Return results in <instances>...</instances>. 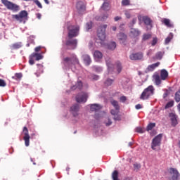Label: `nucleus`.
I'll return each instance as SVG.
<instances>
[{
    "label": "nucleus",
    "instance_id": "nucleus-1",
    "mask_svg": "<svg viewBox=\"0 0 180 180\" xmlns=\"http://www.w3.org/2000/svg\"><path fill=\"white\" fill-rule=\"evenodd\" d=\"M63 64L65 70H70L72 65H77L79 64V60L77 58V55L72 54L71 57H65L63 59Z\"/></svg>",
    "mask_w": 180,
    "mask_h": 180
},
{
    "label": "nucleus",
    "instance_id": "nucleus-2",
    "mask_svg": "<svg viewBox=\"0 0 180 180\" xmlns=\"http://www.w3.org/2000/svg\"><path fill=\"white\" fill-rule=\"evenodd\" d=\"M154 91L155 89L153 86L150 85L148 86L141 94L140 99L141 101H146L150 98V96H153V95H154Z\"/></svg>",
    "mask_w": 180,
    "mask_h": 180
},
{
    "label": "nucleus",
    "instance_id": "nucleus-3",
    "mask_svg": "<svg viewBox=\"0 0 180 180\" xmlns=\"http://www.w3.org/2000/svg\"><path fill=\"white\" fill-rule=\"evenodd\" d=\"M67 29L68 30V36L69 39H72V37H77V36L79 34V25H68Z\"/></svg>",
    "mask_w": 180,
    "mask_h": 180
},
{
    "label": "nucleus",
    "instance_id": "nucleus-4",
    "mask_svg": "<svg viewBox=\"0 0 180 180\" xmlns=\"http://www.w3.org/2000/svg\"><path fill=\"white\" fill-rule=\"evenodd\" d=\"M1 3L9 11H12L13 12H18V11H20V7L18 4H15L8 0H1Z\"/></svg>",
    "mask_w": 180,
    "mask_h": 180
},
{
    "label": "nucleus",
    "instance_id": "nucleus-5",
    "mask_svg": "<svg viewBox=\"0 0 180 180\" xmlns=\"http://www.w3.org/2000/svg\"><path fill=\"white\" fill-rule=\"evenodd\" d=\"M28 15L27 11L23 10L21 11L19 14L13 15V19H16L20 23H26Z\"/></svg>",
    "mask_w": 180,
    "mask_h": 180
},
{
    "label": "nucleus",
    "instance_id": "nucleus-6",
    "mask_svg": "<svg viewBox=\"0 0 180 180\" xmlns=\"http://www.w3.org/2000/svg\"><path fill=\"white\" fill-rule=\"evenodd\" d=\"M106 27H108V25H101L98 28L97 36L101 41H105L106 39Z\"/></svg>",
    "mask_w": 180,
    "mask_h": 180
},
{
    "label": "nucleus",
    "instance_id": "nucleus-7",
    "mask_svg": "<svg viewBox=\"0 0 180 180\" xmlns=\"http://www.w3.org/2000/svg\"><path fill=\"white\" fill-rule=\"evenodd\" d=\"M162 140V134H160L156 136L153 140L151 143V148L152 150H157V148H160L161 147V141Z\"/></svg>",
    "mask_w": 180,
    "mask_h": 180
},
{
    "label": "nucleus",
    "instance_id": "nucleus-8",
    "mask_svg": "<svg viewBox=\"0 0 180 180\" xmlns=\"http://www.w3.org/2000/svg\"><path fill=\"white\" fill-rule=\"evenodd\" d=\"M78 41L77 39H69L65 42L66 50H75Z\"/></svg>",
    "mask_w": 180,
    "mask_h": 180
},
{
    "label": "nucleus",
    "instance_id": "nucleus-9",
    "mask_svg": "<svg viewBox=\"0 0 180 180\" xmlns=\"http://www.w3.org/2000/svg\"><path fill=\"white\" fill-rule=\"evenodd\" d=\"M88 101V94L82 92L76 96V102L77 103H85Z\"/></svg>",
    "mask_w": 180,
    "mask_h": 180
},
{
    "label": "nucleus",
    "instance_id": "nucleus-10",
    "mask_svg": "<svg viewBox=\"0 0 180 180\" xmlns=\"http://www.w3.org/2000/svg\"><path fill=\"white\" fill-rule=\"evenodd\" d=\"M22 133L24 134L23 140L26 147H29L30 144V135H29V130L27 127H24L22 129Z\"/></svg>",
    "mask_w": 180,
    "mask_h": 180
},
{
    "label": "nucleus",
    "instance_id": "nucleus-11",
    "mask_svg": "<svg viewBox=\"0 0 180 180\" xmlns=\"http://www.w3.org/2000/svg\"><path fill=\"white\" fill-rule=\"evenodd\" d=\"M169 174L170 176H172V180H178L179 179V172H178V170L175 168L171 167L169 169Z\"/></svg>",
    "mask_w": 180,
    "mask_h": 180
},
{
    "label": "nucleus",
    "instance_id": "nucleus-12",
    "mask_svg": "<svg viewBox=\"0 0 180 180\" xmlns=\"http://www.w3.org/2000/svg\"><path fill=\"white\" fill-rule=\"evenodd\" d=\"M76 9L79 13H82V12H85L86 6L83 1H78L76 4Z\"/></svg>",
    "mask_w": 180,
    "mask_h": 180
},
{
    "label": "nucleus",
    "instance_id": "nucleus-13",
    "mask_svg": "<svg viewBox=\"0 0 180 180\" xmlns=\"http://www.w3.org/2000/svg\"><path fill=\"white\" fill-rule=\"evenodd\" d=\"M169 117H170V120L172 122V126L175 127V126L178 124V115H176L174 112H171L169 114Z\"/></svg>",
    "mask_w": 180,
    "mask_h": 180
},
{
    "label": "nucleus",
    "instance_id": "nucleus-14",
    "mask_svg": "<svg viewBox=\"0 0 180 180\" xmlns=\"http://www.w3.org/2000/svg\"><path fill=\"white\" fill-rule=\"evenodd\" d=\"M70 112L74 116V117H77L78 116L79 112V105L78 104H75L72 107H70Z\"/></svg>",
    "mask_w": 180,
    "mask_h": 180
},
{
    "label": "nucleus",
    "instance_id": "nucleus-15",
    "mask_svg": "<svg viewBox=\"0 0 180 180\" xmlns=\"http://www.w3.org/2000/svg\"><path fill=\"white\" fill-rule=\"evenodd\" d=\"M130 60H142L143 59V53L138 52L136 53H132L129 56Z\"/></svg>",
    "mask_w": 180,
    "mask_h": 180
},
{
    "label": "nucleus",
    "instance_id": "nucleus-16",
    "mask_svg": "<svg viewBox=\"0 0 180 180\" xmlns=\"http://www.w3.org/2000/svg\"><path fill=\"white\" fill-rule=\"evenodd\" d=\"M118 39L120 40V43L121 44H124V46H126V40H127V35H126L124 33L121 32L117 34Z\"/></svg>",
    "mask_w": 180,
    "mask_h": 180
},
{
    "label": "nucleus",
    "instance_id": "nucleus-17",
    "mask_svg": "<svg viewBox=\"0 0 180 180\" xmlns=\"http://www.w3.org/2000/svg\"><path fill=\"white\" fill-rule=\"evenodd\" d=\"M143 22L146 25V26H150V27H153V20H151L150 18L147 16H143L142 18Z\"/></svg>",
    "mask_w": 180,
    "mask_h": 180
},
{
    "label": "nucleus",
    "instance_id": "nucleus-18",
    "mask_svg": "<svg viewBox=\"0 0 180 180\" xmlns=\"http://www.w3.org/2000/svg\"><path fill=\"white\" fill-rule=\"evenodd\" d=\"M102 109V105L99 104H91L90 105V110L91 112H98Z\"/></svg>",
    "mask_w": 180,
    "mask_h": 180
},
{
    "label": "nucleus",
    "instance_id": "nucleus-19",
    "mask_svg": "<svg viewBox=\"0 0 180 180\" xmlns=\"http://www.w3.org/2000/svg\"><path fill=\"white\" fill-rule=\"evenodd\" d=\"M82 59L86 65H89V64H91V63L92 62V60H91V56H89V55H83Z\"/></svg>",
    "mask_w": 180,
    "mask_h": 180
},
{
    "label": "nucleus",
    "instance_id": "nucleus-20",
    "mask_svg": "<svg viewBox=\"0 0 180 180\" xmlns=\"http://www.w3.org/2000/svg\"><path fill=\"white\" fill-rule=\"evenodd\" d=\"M160 78L162 81H165L168 78V71L167 70L163 69L160 71Z\"/></svg>",
    "mask_w": 180,
    "mask_h": 180
},
{
    "label": "nucleus",
    "instance_id": "nucleus-21",
    "mask_svg": "<svg viewBox=\"0 0 180 180\" xmlns=\"http://www.w3.org/2000/svg\"><path fill=\"white\" fill-rule=\"evenodd\" d=\"M94 57L95 60L99 61V60H101L102 57H103V55L102 54V52L99 51H95L94 53Z\"/></svg>",
    "mask_w": 180,
    "mask_h": 180
},
{
    "label": "nucleus",
    "instance_id": "nucleus-22",
    "mask_svg": "<svg viewBox=\"0 0 180 180\" xmlns=\"http://www.w3.org/2000/svg\"><path fill=\"white\" fill-rule=\"evenodd\" d=\"M37 72H35V75H37V77H40V75L43 74L44 72L43 65L37 64Z\"/></svg>",
    "mask_w": 180,
    "mask_h": 180
},
{
    "label": "nucleus",
    "instance_id": "nucleus-23",
    "mask_svg": "<svg viewBox=\"0 0 180 180\" xmlns=\"http://www.w3.org/2000/svg\"><path fill=\"white\" fill-rule=\"evenodd\" d=\"M75 89H82V82L78 81L75 85L71 87V91H75Z\"/></svg>",
    "mask_w": 180,
    "mask_h": 180
},
{
    "label": "nucleus",
    "instance_id": "nucleus-24",
    "mask_svg": "<svg viewBox=\"0 0 180 180\" xmlns=\"http://www.w3.org/2000/svg\"><path fill=\"white\" fill-rule=\"evenodd\" d=\"M110 103H111V105H113V107L115 108V110H117V112H119V110H120V105H119V102H117V101H116V100H111L110 101Z\"/></svg>",
    "mask_w": 180,
    "mask_h": 180
},
{
    "label": "nucleus",
    "instance_id": "nucleus-25",
    "mask_svg": "<svg viewBox=\"0 0 180 180\" xmlns=\"http://www.w3.org/2000/svg\"><path fill=\"white\" fill-rule=\"evenodd\" d=\"M130 34L132 37H137L138 36H140V31H139V30L131 28L130 30Z\"/></svg>",
    "mask_w": 180,
    "mask_h": 180
},
{
    "label": "nucleus",
    "instance_id": "nucleus-26",
    "mask_svg": "<svg viewBox=\"0 0 180 180\" xmlns=\"http://www.w3.org/2000/svg\"><path fill=\"white\" fill-rule=\"evenodd\" d=\"M160 64V62H157L156 63L148 65L147 68L148 71H154V70H155V68H157V67H158Z\"/></svg>",
    "mask_w": 180,
    "mask_h": 180
},
{
    "label": "nucleus",
    "instance_id": "nucleus-27",
    "mask_svg": "<svg viewBox=\"0 0 180 180\" xmlns=\"http://www.w3.org/2000/svg\"><path fill=\"white\" fill-rule=\"evenodd\" d=\"M153 78L155 79V82L156 85H161V77H160V75L155 74L153 75Z\"/></svg>",
    "mask_w": 180,
    "mask_h": 180
},
{
    "label": "nucleus",
    "instance_id": "nucleus-28",
    "mask_svg": "<svg viewBox=\"0 0 180 180\" xmlns=\"http://www.w3.org/2000/svg\"><path fill=\"white\" fill-rule=\"evenodd\" d=\"M162 23H164V25H165V26H167V27H173V26H174L171 23V20H169V19H168V18L163 19Z\"/></svg>",
    "mask_w": 180,
    "mask_h": 180
},
{
    "label": "nucleus",
    "instance_id": "nucleus-29",
    "mask_svg": "<svg viewBox=\"0 0 180 180\" xmlns=\"http://www.w3.org/2000/svg\"><path fill=\"white\" fill-rule=\"evenodd\" d=\"M32 57L36 60V61H39L40 60H43V56L41 53H34L32 54Z\"/></svg>",
    "mask_w": 180,
    "mask_h": 180
},
{
    "label": "nucleus",
    "instance_id": "nucleus-30",
    "mask_svg": "<svg viewBox=\"0 0 180 180\" xmlns=\"http://www.w3.org/2000/svg\"><path fill=\"white\" fill-rule=\"evenodd\" d=\"M112 180H119V172L117 170H115L112 173Z\"/></svg>",
    "mask_w": 180,
    "mask_h": 180
},
{
    "label": "nucleus",
    "instance_id": "nucleus-31",
    "mask_svg": "<svg viewBox=\"0 0 180 180\" xmlns=\"http://www.w3.org/2000/svg\"><path fill=\"white\" fill-rule=\"evenodd\" d=\"M101 9L103 11H109L110 9V6H109L108 2H104L103 5L101 6Z\"/></svg>",
    "mask_w": 180,
    "mask_h": 180
},
{
    "label": "nucleus",
    "instance_id": "nucleus-32",
    "mask_svg": "<svg viewBox=\"0 0 180 180\" xmlns=\"http://www.w3.org/2000/svg\"><path fill=\"white\" fill-rule=\"evenodd\" d=\"M108 50H115V49H116V42L115 41L110 42L108 44Z\"/></svg>",
    "mask_w": 180,
    "mask_h": 180
},
{
    "label": "nucleus",
    "instance_id": "nucleus-33",
    "mask_svg": "<svg viewBox=\"0 0 180 180\" xmlns=\"http://www.w3.org/2000/svg\"><path fill=\"white\" fill-rule=\"evenodd\" d=\"M163 56H164V53L161 51H159L155 54V56L153 58V59L154 60H161Z\"/></svg>",
    "mask_w": 180,
    "mask_h": 180
},
{
    "label": "nucleus",
    "instance_id": "nucleus-34",
    "mask_svg": "<svg viewBox=\"0 0 180 180\" xmlns=\"http://www.w3.org/2000/svg\"><path fill=\"white\" fill-rule=\"evenodd\" d=\"M20 47H22L20 43H15L11 46V50H18V49H20Z\"/></svg>",
    "mask_w": 180,
    "mask_h": 180
},
{
    "label": "nucleus",
    "instance_id": "nucleus-35",
    "mask_svg": "<svg viewBox=\"0 0 180 180\" xmlns=\"http://www.w3.org/2000/svg\"><path fill=\"white\" fill-rule=\"evenodd\" d=\"M172 33H170L169 35L165 39V44H168L171 40H172Z\"/></svg>",
    "mask_w": 180,
    "mask_h": 180
},
{
    "label": "nucleus",
    "instance_id": "nucleus-36",
    "mask_svg": "<svg viewBox=\"0 0 180 180\" xmlns=\"http://www.w3.org/2000/svg\"><path fill=\"white\" fill-rule=\"evenodd\" d=\"M155 126V123H150L146 127L147 131H150V130H153L154 129V127Z\"/></svg>",
    "mask_w": 180,
    "mask_h": 180
},
{
    "label": "nucleus",
    "instance_id": "nucleus-37",
    "mask_svg": "<svg viewBox=\"0 0 180 180\" xmlns=\"http://www.w3.org/2000/svg\"><path fill=\"white\" fill-rule=\"evenodd\" d=\"M172 106H174V101H169L166 104L165 109H169V108H172Z\"/></svg>",
    "mask_w": 180,
    "mask_h": 180
},
{
    "label": "nucleus",
    "instance_id": "nucleus-38",
    "mask_svg": "<svg viewBox=\"0 0 180 180\" xmlns=\"http://www.w3.org/2000/svg\"><path fill=\"white\" fill-rule=\"evenodd\" d=\"M116 65H117V71L118 74H120V72H122V63H120V62H117Z\"/></svg>",
    "mask_w": 180,
    "mask_h": 180
},
{
    "label": "nucleus",
    "instance_id": "nucleus-39",
    "mask_svg": "<svg viewBox=\"0 0 180 180\" xmlns=\"http://www.w3.org/2000/svg\"><path fill=\"white\" fill-rule=\"evenodd\" d=\"M148 39H151V34H144L143 35L142 40H143L144 41H146V40H148Z\"/></svg>",
    "mask_w": 180,
    "mask_h": 180
},
{
    "label": "nucleus",
    "instance_id": "nucleus-40",
    "mask_svg": "<svg viewBox=\"0 0 180 180\" xmlns=\"http://www.w3.org/2000/svg\"><path fill=\"white\" fill-rule=\"evenodd\" d=\"M113 84V79H107V81L105 82V85L107 86H110Z\"/></svg>",
    "mask_w": 180,
    "mask_h": 180
},
{
    "label": "nucleus",
    "instance_id": "nucleus-41",
    "mask_svg": "<svg viewBox=\"0 0 180 180\" xmlns=\"http://www.w3.org/2000/svg\"><path fill=\"white\" fill-rule=\"evenodd\" d=\"M106 64L107 66L108 67L109 72L112 71L113 70V65H112V63H110V61L106 60Z\"/></svg>",
    "mask_w": 180,
    "mask_h": 180
},
{
    "label": "nucleus",
    "instance_id": "nucleus-42",
    "mask_svg": "<svg viewBox=\"0 0 180 180\" xmlns=\"http://www.w3.org/2000/svg\"><path fill=\"white\" fill-rule=\"evenodd\" d=\"M174 100L176 102H180V94L179 92H176L174 96Z\"/></svg>",
    "mask_w": 180,
    "mask_h": 180
},
{
    "label": "nucleus",
    "instance_id": "nucleus-43",
    "mask_svg": "<svg viewBox=\"0 0 180 180\" xmlns=\"http://www.w3.org/2000/svg\"><path fill=\"white\" fill-rule=\"evenodd\" d=\"M29 64H30V65H33V64H34V58L32 55L29 58Z\"/></svg>",
    "mask_w": 180,
    "mask_h": 180
},
{
    "label": "nucleus",
    "instance_id": "nucleus-44",
    "mask_svg": "<svg viewBox=\"0 0 180 180\" xmlns=\"http://www.w3.org/2000/svg\"><path fill=\"white\" fill-rule=\"evenodd\" d=\"M34 2L36 5L38 6V8H39L40 9L43 8V6L41 5V3H40V1H39V0H34Z\"/></svg>",
    "mask_w": 180,
    "mask_h": 180
},
{
    "label": "nucleus",
    "instance_id": "nucleus-45",
    "mask_svg": "<svg viewBox=\"0 0 180 180\" xmlns=\"http://www.w3.org/2000/svg\"><path fill=\"white\" fill-rule=\"evenodd\" d=\"M122 4L124 6H127V5H130V0H122Z\"/></svg>",
    "mask_w": 180,
    "mask_h": 180
},
{
    "label": "nucleus",
    "instance_id": "nucleus-46",
    "mask_svg": "<svg viewBox=\"0 0 180 180\" xmlns=\"http://www.w3.org/2000/svg\"><path fill=\"white\" fill-rule=\"evenodd\" d=\"M94 70L96 72H102L103 71L102 67H99V66H95Z\"/></svg>",
    "mask_w": 180,
    "mask_h": 180
},
{
    "label": "nucleus",
    "instance_id": "nucleus-47",
    "mask_svg": "<svg viewBox=\"0 0 180 180\" xmlns=\"http://www.w3.org/2000/svg\"><path fill=\"white\" fill-rule=\"evenodd\" d=\"M120 102H122V103H124V102H126V101H127V97H126L125 96H122L120 98Z\"/></svg>",
    "mask_w": 180,
    "mask_h": 180
},
{
    "label": "nucleus",
    "instance_id": "nucleus-48",
    "mask_svg": "<svg viewBox=\"0 0 180 180\" xmlns=\"http://www.w3.org/2000/svg\"><path fill=\"white\" fill-rule=\"evenodd\" d=\"M6 85V82H5V80L0 79V86L5 87Z\"/></svg>",
    "mask_w": 180,
    "mask_h": 180
},
{
    "label": "nucleus",
    "instance_id": "nucleus-49",
    "mask_svg": "<svg viewBox=\"0 0 180 180\" xmlns=\"http://www.w3.org/2000/svg\"><path fill=\"white\" fill-rule=\"evenodd\" d=\"M86 27L87 30H89V29H92V22H87L86 24Z\"/></svg>",
    "mask_w": 180,
    "mask_h": 180
},
{
    "label": "nucleus",
    "instance_id": "nucleus-50",
    "mask_svg": "<svg viewBox=\"0 0 180 180\" xmlns=\"http://www.w3.org/2000/svg\"><path fill=\"white\" fill-rule=\"evenodd\" d=\"M15 79H20L22 75V73H16L15 75Z\"/></svg>",
    "mask_w": 180,
    "mask_h": 180
},
{
    "label": "nucleus",
    "instance_id": "nucleus-51",
    "mask_svg": "<svg viewBox=\"0 0 180 180\" xmlns=\"http://www.w3.org/2000/svg\"><path fill=\"white\" fill-rule=\"evenodd\" d=\"M136 131V133H144V130H143V128L141 127H137Z\"/></svg>",
    "mask_w": 180,
    "mask_h": 180
},
{
    "label": "nucleus",
    "instance_id": "nucleus-52",
    "mask_svg": "<svg viewBox=\"0 0 180 180\" xmlns=\"http://www.w3.org/2000/svg\"><path fill=\"white\" fill-rule=\"evenodd\" d=\"M124 15H125V16H126V18H127V19H130V18H131V14H130V13H129L128 11H125V13H124Z\"/></svg>",
    "mask_w": 180,
    "mask_h": 180
},
{
    "label": "nucleus",
    "instance_id": "nucleus-53",
    "mask_svg": "<svg viewBox=\"0 0 180 180\" xmlns=\"http://www.w3.org/2000/svg\"><path fill=\"white\" fill-rule=\"evenodd\" d=\"M158 39L157 38H154L152 41V46H155L157 44Z\"/></svg>",
    "mask_w": 180,
    "mask_h": 180
},
{
    "label": "nucleus",
    "instance_id": "nucleus-54",
    "mask_svg": "<svg viewBox=\"0 0 180 180\" xmlns=\"http://www.w3.org/2000/svg\"><path fill=\"white\" fill-rule=\"evenodd\" d=\"M110 113L113 115V116H115V115H117L118 112L115 110H111Z\"/></svg>",
    "mask_w": 180,
    "mask_h": 180
},
{
    "label": "nucleus",
    "instance_id": "nucleus-55",
    "mask_svg": "<svg viewBox=\"0 0 180 180\" xmlns=\"http://www.w3.org/2000/svg\"><path fill=\"white\" fill-rule=\"evenodd\" d=\"M92 79L95 81H98V79H99V76L94 75H92Z\"/></svg>",
    "mask_w": 180,
    "mask_h": 180
},
{
    "label": "nucleus",
    "instance_id": "nucleus-56",
    "mask_svg": "<svg viewBox=\"0 0 180 180\" xmlns=\"http://www.w3.org/2000/svg\"><path fill=\"white\" fill-rule=\"evenodd\" d=\"M108 122H105V125L106 126H110V124H112V120H110V119H108Z\"/></svg>",
    "mask_w": 180,
    "mask_h": 180
},
{
    "label": "nucleus",
    "instance_id": "nucleus-57",
    "mask_svg": "<svg viewBox=\"0 0 180 180\" xmlns=\"http://www.w3.org/2000/svg\"><path fill=\"white\" fill-rule=\"evenodd\" d=\"M169 95V92H168V90L163 94V98L165 99Z\"/></svg>",
    "mask_w": 180,
    "mask_h": 180
},
{
    "label": "nucleus",
    "instance_id": "nucleus-58",
    "mask_svg": "<svg viewBox=\"0 0 180 180\" xmlns=\"http://www.w3.org/2000/svg\"><path fill=\"white\" fill-rule=\"evenodd\" d=\"M122 19V17L116 16L114 18L115 22H117Z\"/></svg>",
    "mask_w": 180,
    "mask_h": 180
},
{
    "label": "nucleus",
    "instance_id": "nucleus-59",
    "mask_svg": "<svg viewBox=\"0 0 180 180\" xmlns=\"http://www.w3.org/2000/svg\"><path fill=\"white\" fill-rule=\"evenodd\" d=\"M35 51L38 53V51H40L41 50V46H37L35 48Z\"/></svg>",
    "mask_w": 180,
    "mask_h": 180
},
{
    "label": "nucleus",
    "instance_id": "nucleus-60",
    "mask_svg": "<svg viewBox=\"0 0 180 180\" xmlns=\"http://www.w3.org/2000/svg\"><path fill=\"white\" fill-rule=\"evenodd\" d=\"M102 18H103V20H105V19H108V18H109V15L105 14Z\"/></svg>",
    "mask_w": 180,
    "mask_h": 180
},
{
    "label": "nucleus",
    "instance_id": "nucleus-61",
    "mask_svg": "<svg viewBox=\"0 0 180 180\" xmlns=\"http://www.w3.org/2000/svg\"><path fill=\"white\" fill-rule=\"evenodd\" d=\"M36 16H37V19H41V13H37Z\"/></svg>",
    "mask_w": 180,
    "mask_h": 180
},
{
    "label": "nucleus",
    "instance_id": "nucleus-62",
    "mask_svg": "<svg viewBox=\"0 0 180 180\" xmlns=\"http://www.w3.org/2000/svg\"><path fill=\"white\" fill-rule=\"evenodd\" d=\"M136 109L139 110V109H141V105L140 104H137L136 106H135Z\"/></svg>",
    "mask_w": 180,
    "mask_h": 180
},
{
    "label": "nucleus",
    "instance_id": "nucleus-63",
    "mask_svg": "<svg viewBox=\"0 0 180 180\" xmlns=\"http://www.w3.org/2000/svg\"><path fill=\"white\" fill-rule=\"evenodd\" d=\"M111 29H112V30H113L114 32H116V30H117V28L116 27V26H112V27H111Z\"/></svg>",
    "mask_w": 180,
    "mask_h": 180
},
{
    "label": "nucleus",
    "instance_id": "nucleus-64",
    "mask_svg": "<svg viewBox=\"0 0 180 180\" xmlns=\"http://www.w3.org/2000/svg\"><path fill=\"white\" fill-rule=\"evenodd\" d=\"M114 119L115 120H120V117H115Z\"/></svg>",
    "mask_w": 180,
    "mask_h": 180
}]
</instances>
